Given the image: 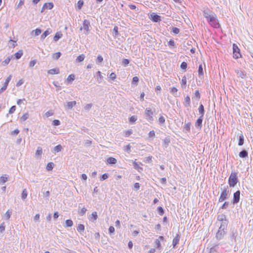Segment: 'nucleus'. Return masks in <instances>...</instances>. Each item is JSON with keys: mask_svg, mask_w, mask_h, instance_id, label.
I'll return each instance as SVG.
<instances>
[{"mask_svg": "<svg viewBox=\"0 0 253 253\" xmlns=\"http://www.w3.org/2000/svg\"><path fill=\"white\" fill-rule=\"evenodd\" d=\"M239 182V179L237 176V172L235 171H232L228 178V183L230 187H234Z\"/></svg>", "mask_w": 253, "mask_h": 253, "instance_id": "f257e3e1", "label": "nucleus"}, {"mask_svg": "<svg viewBox=\"0 0 253 253\" xmlns=\"http://www.w3.org/2000/svg\"><path fill=\"white\" fill-rule=\"evenodd\" d=\"M207 21L213 28L215 29L221 28V26L217 18L216 15L214 12H212L211 17H210Z\"/></svg>", "mask_w": 253, "mask_h": 253, "instance_id": "f03ea898", "label": "nucleus"}, {"mask_svg": "<svg viewBox=\"0 0 253 253\" xmlns=\"http://www.w3.org/2000/svg\"><path fill=\"white\" fill-rule=\"evenodd\" d=\"M228 189V186L227 185L224 187L218 199V202H222L229 198V191Z\"/></svg>", "mask_w": 253, "mask_h": 253, "instance_id": "7ed1b4c3", "label": "nucleus"}, {"mask_svg": "<svg viewBox=\"0 0 253 253\" xmlns=\"http://www.w3.org/2000/svg\"><path fill=\"white\" fill-rule=\"evenodd\" d=\"M154 112L155 110L152 111V109L150 108H146L145 110L144 115L145 118L149 122H151L154 120L153 115Z\"/></svg>", "mask_w": 253, "mask_h": 253, "instance_id": "20e7f679", "label": "nucleus"}, {"mask_svg": "<svg viewBox=\"0 0 253 253\" xmlns=\"http://www.w3.org/2000/svg\"><path fill=\"white\" fill-rule=\"evenodd\" d=\"M233 47V57L234 59H238L239 58L242 57V55L240 52V49L236 43H233L232 45Z\"/></svg>", "mask_w": 253, "mask_h": 253, "instance_id": "39448f33", "label": "nucleus"}, {"mask_svg": "<svg viewBox=\"0 0 253 253\" xmlns=\"http://www.w3.org/2000/svg\"><path fill=\"white\" fill-rule=\"evenodd\" d=\"M83 27H81L80 28V30L82 31L83 29H84V30L86 32V34H88L90 32V28H91L89 21L87 19H84L83 21Z\"/></svg>", "mask_w": 253, "mask_h": 253, "instance_id": "423d86ee", "label": "nucleus"}, {"mask_svg": "<svg viewBox=\"0 0 253 253\" xmlns=\"http://www.w3.org/2000/svg\"><path fill=\"white\" fill-rule=\"evenodd\" d=\"M238 236V232L237 229L235 228H231L230 230V233L229 235V238L232 243L236 242V238Z\"/></svg>", "mask_w": 253, "mask_h": 253, "instance_id": "0eeeda50", "label": "nucleus"}, {"mask_svg": "<svg viewBox=\"0 0 253 253\" xmlns=\"http://www.w3.org/2000/svg\"><path fill=\"white\" fill-rule=\"evenodd\" d=\"M240 191L239 190L234 193L233 199L232 200V203L234 205L237 204L239 202L240 200Z\"/></svg>", "mask_w": 253, "mask_h": 253, "instance_id": "6e6552de", "label": "nucleus"}, {"mask_svg": "<svg viewBox=\"0 0 253 253\" xmlns=\"http://www.w3.org/2000/svg\"><path fill=\"white\" fill-rule=\"evenodd\" d=\"M226 233L227 231L221 230L218 229L215 235L216 239L218 241L222 239L224 235L226 234Z\"/></svg>", "mask_w": 253, "mask_h": 253, "instance_id": "1a4fd4ad", "label": "nucleus"}, {"mask_svg": "<svg viewBox=\"0 0 253 253\" xmlns=\"http://www.w3.org/2000/svg\"><path fill=\"white\" fill-rule=\"evenodd\" d=\"M150 19L154 22L157 23L161 21V16L155 13H152L150 16Z\"/></svg>", "mask_w": 253, "mask_h": 253, "instance_id": "9d476101", "label": "nucleus"}, {"mask_svg": "<svg viewBox=\"0 0 253 253\" xmlns=\"http://www.w3.org/2000/svg\"><path fill=\"white\" fill-rule=\"evenodd\" d=\"M203 118V117L200 116L196 120L195 124V126L197 129L200 130L202 127Z\"/></svg>", "mask_w": 253, "mask_h": 253, "instance_id": "9b49d317", "label": "nucleus"}, {"mask_svg": "<svg viewBox=\"0 0 253 253\" xmlns=\"http://www.w3.org/2000/svg\"><path fill=\"white\" fill-rule=\"evenodd\" d=\"M11 78H12L11 75H10L6 78V79L5 81V82L4 83V84H3V86L2 87H1V92H3L4 91H5L8 85V84H9V82L10 81V80H11Z\"/></svg>", "mask_w": 253, "mask_h": 253, "instance_id": "f8f14e48", "label": "nucleus"}, {"mask_svg": "<svg viewBox=\"0 0 253 253\" xmlns=\"http://www.w3.org/2000/svg\"><path fill=\"white\" fill-rule=\"evenodd\" d=\"M180 239V233L178 232L172 240L173 248L175 249L176 245L179 244Z\"/></svg>", "mask_w": 253, "mask_h": 253, "instance_id": "ddd939ff", "label": "nucleus"}, {"mask_svg": "<svg viewBox=\"0 0 253 253\" xmlns=\"http://www.w3.org/2000/svg\"><path fill=\"white\" fill-rule=\"evenodd\" d=\"M191 123L190 122H185V124L183 126V131L184 133H188L190 131Z\"/></svg>", "mask_w": 253, "mask_h": 253, "instance_id": "4468645a", "label": "nucleus"}, {"mask_svg": "<svg viewBox=\"0 0 253 253\" xmlns=\"http://www.w3.org/2000/svg\"><path fill=\"white\" fill-rule=\"evenodd\" d=\"M239 156L241 158L247 159L248 158V152L247 150L244 149L239 153Z\"/></svg>", "mask_w": 253, "mask_h": 253, "instance_id": "2eb2a0df", "label": "nucleus"}, {"mask_svg": "<svg viewBox=\"0 0 253 253\" xmlns=\"http://www.w3.org/2000/svg\"><path fill=\"white\" fill-rule=\"evenodd\" d=\"M51 33L52 30L50 28L47 29L41 35V40L42 41H43L44 39Z\"/></svg>", "mask_w": 253, "mask_h": 253, "instance_id": "dca6fc26", "label": "nucleus"}, {"mask_svg": "<svg viewBox=\"0 0 253 253\" xmlns=\"http://www.w3.org/2000/svg\"><path fill=\"white\" fill-rule=\"evenodd\" d=\"M220 243L214 244L210 250V253H216L219 249Z\"/></svg>", "mask_w": 253, "mask_h": 253, "instance_id": "f3484780", "label": "nucleus"}, {"mask_svg": "<svg viewBox=\"0 0 253 253\" xmlns=\"http://www.w3.org/2000/svg\"><path fill=\"white\" fill-rule=\"evenodd\" d=\"M117 159L113 157H109L106 160V164L107 165H113L117 163Z\"/></svg>", "mask_w": 253, "mask_h": 253, "instance_id": "a211bd4d", "label": "nucleus"}, {"mask_svg": "<svg viewBox=\"0 0 253 253\" xmlns=\"http://www.w3.org/2000/svg\"><path fill=\"white\" fill-rule=\"evenodd\" d=\"M212 11H211L209 9H206L203 11V15L205 18H206L207 20H208L210 17H211V14L210 13H212Z\"/></svg>", "mask_w": 253, "mask_h": 253, "instance_id": "6ab92c4d", "label": "nucleus"}, {"mask_svg": "<svg viewBox=\"0 0 253 253\" xmlns=\"http://www.w3.org/2000/svg\"><path fill=\"white\" fill-rule=\"evenodd\" d=\"M132 164L134 169L137 170L139 172H142V171L143 170V169L142 167L139 166V165L138 163L136 162L135 161H133Z\"/></svg>", "mask_w": 253, "mask_h": 253, "instance_id": "aec40b11", "label": "nucleus"}, {"mask_svg": "<svg viewBox=\"0 0 253 253\" xmlns=\"http://www.w3.org/2000/svg\"><path fill=\"white\" fill-rule=\"evenodd\" d=\"M98 218L97 213L96 211H93L89 215V219L92 222H94Z\"/></svg>", "mask_w": 253, "mask_h": 253, "instance_id": "412c9836", "label": "nucleus"}, {"mask_svg": "<svg viewBox=\"0 0 253 253\" xmlns=\"http://www.w3.org/2000/svg\"><path fill=\"white\" fill-rule=\"evenodd\" d=\"M60 73L59 68H55L47 71V73L50 75L58 74Z\"/></svg>", "mask_w": 253, "mask_h": 253, "instance_id": "4be33fe9", "label": "nucleus"}, {"mask_svg": "<svg viewBox=\"0 0 253 253\" xmlns=\"http://www.w3.org/2000/svg\"><path fill=\"white\" fill-rule=\"evenodd\" d=\"M236 73L238 77L244 79L246 77V74L244 71L241 70H236Z\"/></svg>", "mask_w": 253, "mask_h": 253, "instance_id": "5701e85b", "label": "nucleus"}, {"mask_svg": "<svg viewBox=\"0 0 253 253\" xmlns=\"http://www.w3.org/2000/svg\"><path fill=\"white\" fill-rule=\"evenodd\" d=\"M228 224V221H225L221 222L220 227H219V229L221 230L227 231V227Z\"/></svg>", "mask_w": 253, "mask_h": 253, "instance_id": "b1692460", "label": "nucleus"}, {"mask_svg": "<svg viewBox=\"0 0 253 253\" xmlns=\"http://www.w3.org/2000/svg\"><path fill=\"white\" fill-rule=\"evenodd\" d=\"M198 72L199 77L200 79L203 78V77H204V71H203V66H202V64L199 65V67H198Z\"/></svg>", "mask_w": 253, "mask_h": 253, "instance_id": "393cba45", "label": "nucleus"}, {"mask_svg": "<svg viewBox=\"0 0 253 253\" xmlns=\"http://www.w3.org/2000/svg\"><path fill=\"white\" fill-rule=\"evenodd\" d=\"M63 36V34L61 32H56L53 37V41L55 42H57Z\"/></svg>", "mask_w": 253, "mask_h": 253, "instance_id": "a878e982", "label": "nucleus"}, {"mask_svg": "<svg viewBox=\"0 0 253 253\" xmlns=\"http://www.w3.org/2000/svg\"><path fill=\"white\" fill-rule=\"evenodd\" d=\"M170 142V138L169 136L165 137L163 140V143H164V147L167 148L169 146Z\"/></svg>", "mask_w": 253, "mask_h": 253, "instance_id": "bb28decb", "label": "nucleus"}, {"mask_svg": "<svg viewBox=\"0 0 253 253\" xmlns=\"http://www.w3.org/2000/svg\"><path fill=\"white\" fill-rule=\"evenodd\" d=\"M184 105L185 107H190V98L189 95H187L185 97Z\"/></svg>", "mask_w": 253, "mask_h": 253, "instance_id": "cd10ccee", "label": "nucleus"}, {"mask_svg": "<svg viewBox=\"0 0 253 253\" xmlns=\"http://www.w3.org/2000/svg\"><path fill=\"white\" fill-rule=\"evenodd\" d=\"M75 75L73 74H72L68 76V77L67 78L66 81H67L68 84H71L72 83L73 81H74L75 80Z\"/></svg>", "mask_w": 253, "mask_h": 253, "instance_id": "c85d7f7f", "label": "nucleus"}, {"mask_svg": "<svg viewBox=\"0 0 253 253\" xmlns=\"http://www.w3.org/2000/svg\"><path fill=\"white\" fill-rule=\"evenodd\" d=\"M137 120V116L135 115L131 116V117L128 118L129 123L131 125L134 124Z\"/></svg>", "mask_w": 253, "mask_h": 253, "instance_id": "c756f323", "label": "nucleus"}, {"mask_svg": "<svg viewBox=\"0 0 253 253\" xmlns=\"http://www.w3.org/2000/svg\"><path fill=\"white\" fill-rule=\"evenodd\" d=\"M198 111L200 116L203 117L205 114V109L203 105L202 104H200L198 108Z\"/></svg>", "mask_w": 253, "mask_h": 253, "instance_id": "7c9ffc66", "label": "nucleus"}, {"mask_svg": "<svg viewBox=\"0 0 253 253\" xmlns=\"http://www.w3.org/2000/svg\"><path fill=\"white\" fill-rule=\"evenodd\" d=\"M244 135H243L242 133H241L238 137V145L240 146H241L244 144Z\"/></svg>", "mask_w": 253, "mask_h": 253, "instance_id": "2f4dec72", "label": "nucleus"}, {"mask_svg": "<svg viewBox=\"0 0 253 253\" xmlns=\"http://www.w3.org/2000/svg\"><path fill=\"white\" fill-rule=\"evenodd\" d=\"M23 54V50H19L14 54V56L16 59L18 60L22 57Z\"/></svg>", "mask_w": 253, "mask_h": 253, "instance_id": "473e14b6", "label": "nucleus"}, {"mask_svg": "<svg viewBox=\"0 0 253 253\" xmlns=\"http://www.w3.org/2000/svg\"><path fill=\"white\" fill-rule=\"evenodd\" d=\"M77 230L80 233L82 234L84 231V225L83 224H79L77 226Z\"/></svg>", "mask_w": 253, "mask_h": 253, "instance_id": "72a5a7b5", "label": "nucleus"}, {"mask_svg": "<svg viewBox=\"0 0 253 253\" xmlns=\"http://www.w3.org/2000/svg\"><path fill=\"white\" fill-rule=\"evenodd\" d=\"M217 220L219 221H221L222 222L225 221H228L226 219V216L224 214H221L217 216Z\"/></svg>", "mask_w": 253, "mask_h": 253, "instance_id": "f704fd0d", "label": "nucleus"}, {"mask_svg": "<svg viewBox=\"0 0 253 253\" xmlns=\"http://www.w3.org/2000/svg\"><path fill=\"white\" fill-rule=\"evenodd\" d=\"M73 225V222L71 219L65 220V223L64 225L65 227H71Z\"/></svg>", "mask_w": 253, "mask_h": 253, "instance_id": "c9c22d12", "label": "nucleus"}, {"mask_svg": "<svg viewBox=\"0 0 253 253\" xmlns=\"http://www.w3.org/2000/svg\"><path fill=\"white\" fill-rule=\"evenodd\" d=\"M9 178V176L7 174H4L1 176V185L2 184L5 183L6 182L8 181V179Z\"/></svg>", "mask_w": 253, "mask_h": 253, "instance_id": "e433bc0d", "label": "nucleus"}, {"mask_svg": "<svg viewBox=\"0 0 253 253\" xmlns=\"http://www.w3.org/2000/svg\"><path fill=\"white\" fill-rule=\"evenodd\" d=\"M54 167V164L52 162H49L46 166V169L47 171L52 170Z\"/></svg>", "mask_w": 253, "mask_h": 253, "instance_id": "4c0bfd02", "label": "nucleus"}, {"mask_svg": "<svg viewBox=\"0 0 253 253\" xmlns=\"http://www.w3.org/2000/svg\"><path fill=\"white\" fill-rule=\"evenodd\" d=\"M63 149L62 146L60 144H58L53 148V153H56L61 151Z\"/></svg>", "mask_w": 253, "mask_h": 253, "instance_id": "58836bf2", "label": "nucleus"}, {"mask_svg": "<svg viewBox=\"0 0 253 253\" xmlns=\"http://www.w3.org/2000/svg\"><path fill=\"white\" fill-rule=\"evenodd\" d=\"M42 153V149L41 147H38L36 150L35 156L37 157H41Z\"/></svg>", "mask_w": 253, "mask_h": 253, "instance_id": "ea45409f", "label": "nucleus"}, {"mask_svg": "<svg viewBox=\"0 0 253 253\" xmlns=\"http://www.w3.org/2000/svg\"><path fill=\"white\" fill-rule=\"evenodd\" d=\"M168 45L169 47L170 48L172 49L173 48H174L175 47V42L173 40L170 39L168 42Z\"/></svg>", "mask_w": 253, "mask_h": 253, "instance_id": "a19ab883", "label": "nucleus"}, {"mask_svg": "<svg viewBox=\"0 0 253 253\" xmlns=\"http://www.w3.org/2000/svg\"><path fill=\"white\" fill-rule=\"evenodd\" d=\"M13 57V55H10L8 56L3 62L2 64L4 66H6L8 65L10 62V61L11 60V59Z\"/></svg>", "mask_w": 253, "mask_h": 253, "instance_id": "79ce46f5", "label": "nucleus"}, {"mask_svg": "<svg viewBox=\"0 0 253 253\" xmlns=\"http://www.w3.org/2000/svg\"><path fill=\"white\" fill-rule=\"evenodd\" d=\"M44 5H45L46 9L50 10L52 9L54 7V4L52 2H45L44 3Z\"/></svg>", "mask_w": 253, "mask_h": 253, "instance_id": "37998d69", "label": "nucleus"}, {"mask_svg": "<svg viewBox=\"0 0 253 253\" xmlns=\"http://www.w3.org/2000/svg\"><path fill=\"white\" fill-rule=\"evenodd\" d=\"M139 82V78L137 76L133 77L131 81V84L134 85H137Z\"/></svg>", "mask_w": 253, "mask_h": 253, "instance_id": "c03bdc74", "label": "nucleus"}, {"mask_svg": "<svg viewBox=\"0 0 253 253\" xmlns=\"http://www.w3.org/2000/svg\"><path fill=\"white\" fill-rule=\"evenodd\" d=\"M103 61V58L101 55H98L97 56L95 62L97 64H101Z\"/></svg>", "mask_w": 253, "mask_h": 253, "instance_id": "a18cd8bd", "label": "nucleus"}, {"mask_svg": "<svg viewBox=\"0 0 253 253\" xmlns=\"http://www.w3.org/2000/svg\"><path fill=\"white\" fill-rule=\"evenodd\" d=\"M129 63L130 60L126 58H124L122 62V65L125 67H127Z\"/></svg>", "mask_w": 253, "mask_h": 253, "instance_id": "49530a36", "label": "nucleus"}, {"mask_svg": "<svg viewBox=\"0 0 253 253\" xmlns=\"http://www.w3.org/2000/svg\"><path fill=\"white\" fill-rule=\"evenodd\" d=\"M76 104V102L75 101H70L67 102V106L69 109H71L73 106H75Z\"/></svg>", "mask_w": 253, "mask_h": 253, "instance_id": "de8ad7c7", "label": "nucleus"}, {"mask_svg": "<svg viewBox=\"0 0 253 253\" xmlns=\"http://www.w3.org/2000/svg\"><path fill=\"white\" fill-rule=\"evenodd\" d=\"M177 89L175 87L170 88V92L175 97H177Z\"/></svg>", "mask_w": 253, "mask_h": 253, "instance_id": "09e8293b", "label": "nucleus"}, {"mask_svg": "<svg viewBox=\"0 0 253 253\" xmlns=\"http://www.w3.org/2000/svg\"><path fill=\"white\" fill-rule=\"evenodd\" d=\"M28 195V192L26 189L23 190L22 194H21V199L22 200H25L27 198Z\"/></svg>", "mask_w": 253, "mask_h": 253, "instance_id": "8fccbe9b", "label": "nucleus"}, {"mask_svg": "<svg viewBox=\"0 0 253 253\" xmlns=\"http://www.w3.org/2000/svg\"><path fill=\"white\" fill-rule=\"evenodd\" d=\"M84 58H85L84 55L83 54H82L77 57V58L76 59V62H81L84 61Z\"/></svg>", "mask_w": 253, "mask_h": 253, "instance_id": "3c124183", "label": "nucleus"}, {"mask_svg": "<svg viewBox=\"0 0 253 253\" xmlns=\"http://www.w3.org/2000/svg\"><path fill=\"white\" fill-rule=\"evenodd\" d=\"M61 53L58 51L53 54L52 58L55 60H58L61 57Z\"/></svg>", "mask_w": 253, "mask_h": 253, "instance_id": "603ef678", "label": "nucleus"}, {"mask_svg": "<svg viewBox=\"0 0 253 253\" xmlns=\"http://www.w3.org/2000/svg\"><path fill=\"white\" fill-rule=\"evenodd\" d=\"M186 83H187V81H186V77L184 76L182 77V80H181V87L182 88H185L186 86Z\"/></svg>", "mask_w": 253, "mask_h": 253, "instance_id": "864d4df0", "label": "nucleus"}, {"mask_svg": "<svg viewBox=\"0 0 253 253\" xmlns=\"http://www.w3.org/2000/svg\"><path fill=\"white\" fill-rule=\"evenodd\" d=\"M155 244L156 245V248L158 249H162V246L160 242V241L159 239H156L155 241Z\"/></svg>", "mask_w": 253, "mask_h": 253, "instance_id": "5fc2aeb1", "label": "nucleus"}, {"mask_svg": "<svg viewBox=\"0 0 253 253\" xmlns=\"http://www.w3.org/2000/svg\"><path fill=\"white\" fill-rule=\"evenodd\" d=\"M157 211L160 215H163L165 213L164 209L161 206H159L157 208Z\"/></svg>", "mask_w": 253, "mask_h": 253, "instance_id": "6e6d98bb", "label": "nucleus"}, {"mask_svg": "<svg viewBox=\"0 0 253 253\" xmlns=\"http://www.w3.org/2000/svg\"><path fill=\"white\" fill-rule=\"evenodd\" d=\"M109 177V174L107 173H105L102 174L100 177V181H104L107 179Z\"/></svg>", "mask_w": 253, "mask_h": 253, "instance_id": "4d7b16f0", "label": "nucleus"}, {"mask_svg": "<svg viewBox=\"0 0 253 253\" xmlns=\"http://www.w3.org/2000/svg\"><path fill=\"white\" fill-rule=\"evenodd\" d=\"M84 4V1L83 0H79L77 2V7L78 9L80 10L83 7Z\"/></svg>", "mask_w": 253, "mask_h": 253, "instance_id": "13d9d810", "label": "nucleus"}, {"mask_svg": "<svg viewBox=\"0 0 253 253\" xmlns=\"http://www.w3.org/2000/svg\"><path fill=\"white\" fill-rule=\"evenodd\" d=\"M29 115L28 113H26L24 114L20 118V120L21 121H25L28 118H29Z\"/></svg>", "mask_w": 253, "mask_h": 253, "instance_id": "bf43d9fd", "label": "nucleus"}, {"mask_svg": "<svg viewBox=\"0 0 253 253\" xmlns=\"http://www.w3.org/2000/svg\"><path fill=\"white\" fill-rule=\"evenodd\" d=\"M133 131L132 129H130L127 130H126L124 132V136L126 137L129 136L131 134H132Z\"/></svg>", "mask_w": 253, "mask_h": 253, "instance_id": "052dcab7", "label": "nucleus"}, {"mask_svg": "<svg viewBox=\"0 0 253 253\" xmlns=\"http://www.w3.org/2000/svg\"><path fill=\"white\" fill-rule=\"evenodd\" d=\"M97 75V81L99 83H100L102 81L101 79L103 78V76L101 75V73L100 71H98L96 73Z\"/></svg>", "mask_w": 253, "mask_h": 253, "instance_id": "680f3d73", "label": "nucleus"}, {"mask_svg": "<svg viewBox=\"0 0 253 253\" xmlns=\"http://www.w3.org/2000/svg\"><path fill=\"white\" fill-rule=\"evenodd\" d=\"M131 146L130 144H128L124 147V150L127 152V153H130L131 152Z\"/></svg>", "mask_w": 253, "mask_h": 253, "instance_id": "e2e57ef3", "label": "nucleus"}, {"mask_svg": "<svg viewBox=\"0 0 253 253\" xmlns=\"http://www.w3.org/2000/svg\"><path fill=\"white\" fill-rule=\"evenodd\" d=\"M201 97V94L198 90L195 91L193 98H196L197 100H199Z\"/></svg>", "mask_w": 253, "mask_h": 253, "instance_id": "0e129e2a", "label": "nucleus"}, {"mask_svg": "<svg viewBox=\"0 0 253 253\" xmlns=\"http://www.w3.org/2000/svg\"><path fill=\"white\" fill-rule=\"evenodd\" d=\"M180 68L182 70H186L187 68V63L186 62H182L180 64Z\"/></svg>", "mask_w": 253, "mask_h": 253, "instance_id": "69168bd1", "label": "nucleus"}, {"mask_svg": "<svg viewBox=\"0 0 253 253\" xmlns=\"http://www.w3.org/2000/svg\"><path fill=\"white\" fill-rule=\"evenodd\" d=\"M42 31L40 28H37L35 30H33L32 31V33H35V35L36 36L39 35L41 33Z\"/></svg>", "mask_w": 253, "mask_h": 253, "instance_id": "338daca9", "label": "nucleus"}, {"mask_svg": "<svg viewBox=\"0 0 253 253\" xmlns=\"http://www.w3.org/2000/svg\"><path fill=\"white\" fill-rule=\"evenodd\" d=\"M87 210L84 207L81 209L80 211H79V214L81 216L84 215L86 212Z\"/></svg>", "mask_w": 253, "mask_h": 253, "instance_id": "774afa93", "label": "nucleus"}]
</instances>
